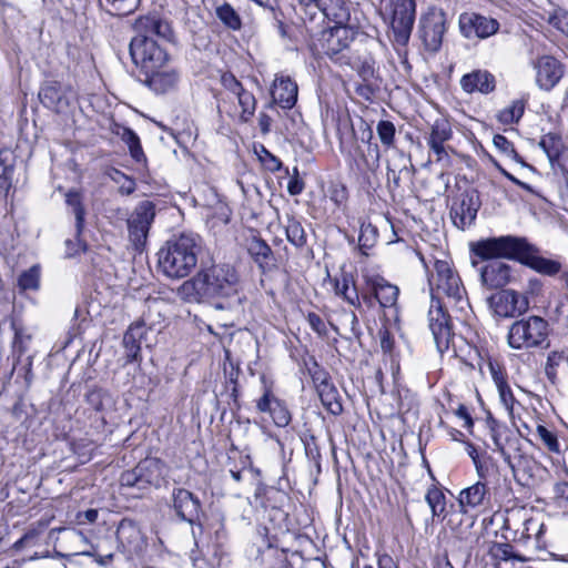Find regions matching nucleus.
<instances>
[{
	"label": "nucleus",
	"mask_w": 568,
	"mask_h": 568,
	"mask_svg": "<svg viewBox=\"0 0 568 568\" xmlns=\"http://www.w3.org/2000/svg\"><path fill=\"white\" fill-rule=\"evenodd\" d=\"M171 507L180 521L202 529L201 519L204 517V510L200 498L195 494L182 487L173 488Z\"/></svg>",
	"instance_id": "obj_15"
},
{
	"label": "nucleus",
	"mask_w": 568,
	"mask_h": 568,
	"mask_svg": "<svg viewBox=\"0 0 568 568\" xmlns=\"http://www.w3.org/2000/svg\"><path fill=\"white\" fill-rule=\"evenodd\" d=\"M307 322L310 326L318 334L325 333L326 326L321 318V316L316 313H308L307 315Z\"/></svg>",
	"instance_id": "obj_63"
},
{
	"label": "nucleus",
	"mask_w": 568,
	"mask_h": 568,
	"mask_svg": "<svg viewBox=\"0 0 568 568\" xmlns=\"http://www.w3.org/2000/svg\"><path fill=\"white\" fill-rule=\"evenodd\" d=\"M470 250L479 258L506 257L517 261L541 275L560 274L561 280L568 286V270L562 267L560 261L541 255L540 248L528 242L526 237L514 235L488 237L473 243Z\"/></svg>",
	"instance_id": "obj_3"
},
{
	"label": "nucleus",
	"mask_w": 568,
	"mask_h": 568,
	"mask_svg": "<svg viewBox=\"0 0 568 568\" xmlns=\"http://www.w3.org/2000/svg\"><path fill=\"white\" fill-rule=\"evenodd\" d=\"M328 3L331 6L329 10L333 11V10H337L339 11V16L343 13V11H341V8L338 6H341V0H298V12L301 11H308L311 12V10L313 9H316V8H321V6H324Z\"/></svg>",
	"instance_id": "obj_55"
},
{
	"label": "nucleus",
	"mask_w": 568,
	"mask_h": 568,
	"mask_svg": "<svg viewBox=\"0 0 568 568\" xmlns=\"http://www.w3.org/2000/svg\"><path fill=\"white\" fill-rule=\"evenodd\" d=\"M118 548L129 560L144 561L148 541L138 524L123 518L116 529Z\"/></svg>",
	"instance_id": "obj_12"
},
{
	"label": "nucleus",
	"mask_w": 568,
	"mask_h": 568,
	"mask_svg": "<svg viewBox=\"0 0 568 568\" xmlns=\"http://www.w3.org/2000/svg\"><path fill=\"white\" fill-rule=\"evenodd\" d=\"M304 448L307 458L313 460L317 466H320L321 450L317 445L316 437L314 435H311L310 437L304 439Z\"/></svg>",
	"instance_id": "obj_58"
},
{
	"label": "nucleus",
	"mask_w": 568,
	"mask_h": 568,
	"mask_svg": "<svg viewBox=\"0 0 568 568\" xmlns=\"http://www.w3.org/2000/svg\"><path fill=\"white\" fill-rule=\"evenodd\" d=\"M358 128V139L367 144V156L371 158L372 163L367 159H365L366 164L369 169L378 166L379 158H381V151L377 143H373L372 140L374 138L373 130L371 125L363 119H359L357 123Z\"/></svg>",
	"instance_id": "obj_32"
},
{
	"label": "nucleus",
	"mask_w": 568,
	"mask_h": 568,
	"mask_svg": "<svg viewBox=\"0 0 568 568\" xmlns=\"http://www.w3.org/2000/svg\"><path fill=\"white\" fill-rule=\"evenodd\" d=\"M247 253L262 274H268L278 268L275 253L263 239L258 236L250 239L247 241Z\"/></svg>",
	"instance_id": "obj_23"
},
{
	"label": "nucleus",
	"mask_w": 568,
	"mask_h": 568,
	"mask_svg": "<svg viewBox=\"0 0 568 568\" xmlns=\"http://www.w3.org/2000/svg\"><path fill=\"white\" fill-rule=\"evenodd\" d=\"M389 7L394 41L399 45H406L416 18V2L415 0H390Z\"/></svg>",
	"instance_id": "obj_13"
},
{
	"label": "nucleus",
	"mask_w": 568,
	"mask_h": 568,
	"mask_svg": "<svg viewBox=\"0 0 568 568\" xmlns=\"http://www.w3.org/2000/svg\"><path fill=\"white\" fill-rule=\"evenodd\" d=\"M377 568H399L397 561L388 554H377Z\"/></svg>",
	"instance_id": "obj_64"
},
{
	"label": "nucleus",
	"mask_w": 568,
	"mask_h": 568,
	"mask_svg": "<svg viewBox=\"0 0 568 568\" xmlns=\"http://www.w3.org/2000/svg\"><path fill=\"white\" fill-rule=\"evenodd\" d=\"M202 248L199 235L182 233L159 250L158 267L169 278H184L197 265Z\"/></svg>",
	"instance_id": "obj_4"
},
{
	"label": "nucleus",
	"mask_w": 568,
	"mask_h": 568,
	"mask_svg": "<svg viewBox=\"0 0 568 568\" xmlns=\"http://www.w3.org/2000/svg\"><path fill=\"white\" fill-rule=\"evenodd\" d=\"M459 29L465 38L474 37L485 39L495 34L499 29L496 19L477 13H463L459 17Z\"/></svg>",
	"instance_id": "obj_20"
},
{
	"label": "nucleus",
	"mask_w": 568,
	"mask_h": 568,
	"mask_svg": "<svg viewBox=\"0 0 568 568\" xmlns=\"http://www.w3.org/2000/svg\"><path fill=\"white\" fill-rule=\"evenodd\" d=\"M493 143L499 152L515 160L516 162L526 165L523 158L515 150L514 144L506 136L501 134H496L494 135Z\"/></svg>",
	"instance_id": "obj_51"
},
{
	"label": "nucleus",
	"mask_w": 568,
	"mask_h": 568,
	"mask_svg": "<svg viewBox=\"0 0 568 568\" xmlns=\"http://www.w3.org/2000/svg\"><path fill=\"white\" fill-rule=\"evenodd\" d=\"M164 463L159 458H145L134 468L121 474L120 483L123 487L136 488L139 491L148 490L151 486L158 487L163 477Z\"/></svg>",
	"instance_id": "obj_11"
},
{
	"label": "nucleus",
	"mask_w": 568,
	"mask_h": 568,
	"mask_svg": "<svg viewBox=\"0 0 568 568\" xmlns=\"http://www.w3.org/2000/svg\"><path fill=\"white\" fill-rule=\"evenodd\" d=\"M377 135L381 140V143L386 148H394L395 144V134L396 128L392 121L381 120L376 126Z\"/></svg>",
	"instance_id": "obj_49"
},
{
	"label": "nucleus",
	"mask_w": 568,
	"mask_h": 568,
	"mask_svg": "<svg viewBox=\"0 0 568 568\" xmlns=\"http://www.w3.org/2000/svg\"><path fill=\"white\" fill-rule=\"evenodd\" d=\"M460 87L467 93L488 94L495 90L496 80L487 70H474L462 77Z\"/></svg>",
	"instance_id": "obj_27"
},
{
	"label": "nucleus",
	"mask_w": 568,
	"mask_h": 568,
	"mask_svg": "<svg viewBox=\"0 0 568 568\" xmlns=\"http://www.w3.org/2000/svg\"><path fill=\"white\" fill-rule=\"evenodd\" d=\"M478 480L485 481L488 485V478L490 475V465L486 460H478L474 464Z\"/></svg>",
	"instance_id": "obj_62"
},
{
	"label": "nucleus",
	"mask_w": 568,
	"mask_h": 568,
	"mask_svg": "<svg viewBox=\"0 0 568 568\" xmlns=\"http://www.w3.org/2000/svg\"><path fill=\"white\" fill-rule=\"evenodd\" d=\"M285 231L287 241L295 247L301 248L306 244V233L304 227L294 216L287 217Z\"/></svg>",
	"instance_id": "obj_39"
},
{
	"label": "nucleus",
	"mask_w": 568,
	"mask_h": 568,
	"mask_svg": "<svg viewBox=\"0 0 568 568\" xmlns=\"http://www.w3.org/2000/svg\"><path fill=\"white\" fill-rule=\"evenodd\" d=\"M349 285H353V273L342 271L339 277L334 278L335 294L344 300Z\"/></svg>",
	"instance_id": "obj_57"
},
{
	"label": "nucleus",
	"mask_w": 568,
	"mask_h": 568,
	"mask_svg": "<svg viewBox=\"0 0 568 568\" xmlns=\"http://www.w3.org/2000/svg\"><path fill=\"white\" fill-rule=\"evenodd\" d=\"M130 54L140 73L152 72L163 68L169 60L166 50L153 38L135 36L130 42Z\"/></svg>",
	"instance_id": "obj_9"
},
{
	"label": "nucleus",
	"mask_w": 568,
	"mask_h": 568,
	"mask_svg": "<svg viewBox=\"0 0 568 568\" xmlns=\"http://www.w3.org/2000/svg\"><path fill=\"white\" fill-rule=\"evenodd\" d=\"M11 328L14 332V337L11 344L13 373L16 367L19 364H22V357H24V355L28 353L30 343L32 341V335L28 333L27 329L21 324H18L16 321L11 322Z\"/></svg>",
	"instance_id": "obj_30"
},
{
	"label": "nucleus",
	"mask_w": 568,
	"mask_h": 568,
	"mask_svg": "<svg viewBox=\"0 0 568 568\" xmlns=\"http://www.w3.org/2000/svg\"><path fill=\"white\" fill-rule=\"evenodd\" d=\"M361 291L356 286L355 276L353 275V285H349L347 292L344 296V301L347 302L351 306L355 307L358 311H362V302H361Z\"/></svg>",
	"instance_id": "obj_60"
},
{
	"label": "nucleus",
	"mask_w": 568,
	"mask_h": 568,
	"mask_svg": "<svg viewBox=\"0 0 568 568\" xmlns=\"http://www.w3.org/2000/svg\"><path fill=\"white\" fill-rule=\"evenodd\" d=\"M134 29L136 36H146L150 38L156 36L159 39L168 42H172L174 39L170 22L156 14L140 17L134 23Z\"/></svg>",
	"instance_id": "obj_25"
},
{
	"label": "nucleus",
	"mask_w": 568,
	"mask_h": 568,
	"mask_svg": "<svg viewBox=\"0 0 568 568\" xmlns=\"http://www.w3.org/2000/svg\"><path fill=\"white\" fill-rule=\"evenodd\" d=\"M503 458L513 471L515 481L523 487H535L542 481V475L547 473L531 455L527 454L520 444L513 443L509 448L503 450Z\"/></svg>",
	"instance_id": "obj_7"
},
{
	"label": "nucleus",
	"mask_w": 568,
	"mask_h": 568,
	"mask_svg": "<svg viewBox=\"0 0 568 568\" xmlns=\"http://www.w3.org/2000/svg\"><path fill=\"white\" fill-rule=\"evenodd\" d=\"M428 322L436 348L443 354L449 348L454 337L453 323L446 310V304L439 298H436L435 295L432 298L428 311Z\"/></svg>",
	"instance_id": "obj_14"
},
{
	"label": "nucleus",
	"mask_w": 568,
	"mask_h": 568,
	"mask_svg": "<svg viewBox=\"0 0 568 568\" xmlns=\"http://www.w3.org/2000/svg\"><path fill=\"white\" fill-rule=\"evenodd\" d=\"M258 413H267L277 427H286L292 419L286 404L278 399L271 387L264 386L262 396L256 400Z\"/></svg>",
	"instance_id": "obj_22"
},
{
	"label": "nucleus",
	"mask_w": 568,
	"mask_h": 568,
	"mask_svg": "<svg viewBox=\"0 0 568 568\" xmlns=\"http://www.w3.org/2000/svg\"><path fill=\"white\" fill-rule=\"evenodd\" d=\"M365 283L382 307H393L397 303L399 288L382 276H365Z\"/></svg>",
	"instance_id": "obj_26"
},
{
	"label": "nucleus",
	"mask_w": 568,
	"mask_h": 568,
	"mask_svg": "<svg viewBox=\"0 0 568 568\" xmlns=\"http://www.w3.org/2000/svg\"><path fill=\"white\" fill-rule=\"evenodd\" d=\"M480 206L481 200L477 189L474 186L458 187L452 199L449 210L453 224L459 230L469 227L475 223Z\"/></svg>",
	"instance_id": "obj_10"
},
{
	"label": "nucleus",
	"mask_w": 568,
	"mask_h": 568,
	"mask_svg": "<svg viewBox=\"0 0 568 568\" xmlns=\"http://www.w3.org/2000/svg\"><path fill=\"white\" fill-rule=\"evenodd\" d=\"M378 239L377 227L372 223L363 222L361 224L359 236H358V246L364 255H368V250L375 246Z\"/></svg>",
	"instance_id": "obj_40"
},
{
	"label": "nucleus",
	"mask_w": 568,
	"mask_h": 568,
	"mask_svg": "<svg viewBox=\"0 0 568 568\" xmlns=\"http://www.w3.org/2000/svg\"><path fill=\"white\" fill-rule=\"evenodd\" d=\"M219 19L230 29H241L242 22L239 13L229 3H224L216 9Z\"/></svg>",
	"instance_id": "obj_48"
},
{
	"label": "nucleus",
	"mask_w": 568,
	"mask_h": 568,
	"mask_svg": "<svg viewBox=\"0 0 568 568\" xmlns=\"http://www.w3.org/2000/svg\"><path fill=\"white\" fill-rule=\"evenodd\" d=\"M122 140L129 148L131 156L136 162L145 161V154L141 146L140 138L138 134L130 128H124L122 132Z\"/></svg>",
	"instance_id": "obj_42"
},
{
	"label": "nucleus",
	"mask_w": 568,
	"mask_h": 568,
	"mask_svg": "<svg viewBox=\"0 0 568 568\" xmlns=\"http://www.w3.org/2000/svg\"><path fill=\"white\" fill-rule=\"evenodd\" d=\"M221 82L222 85L233 95L244 89L242 83L232 73H224L221 78Z\"/></svg>",
	"instance_id": "obj_61"
},
{
	"label": "nucleus",
	"mask_w": 568,
	"mask_h": 568,
	"mask_svg": "<svg viewBox=\"0 0 568 568\" xmlns=\"http://www.w3.org/2000/svg\"><path fill=\"white\" fill-rule=\"evenodd\" d=\"M525 111V101L515 100L510 105L499 111L497 119L503 124L518 123Z\"/></svg>",
	"instance_id": "obj_41"
},
{
	"label": "nucleus",
	"mask_w": 568,
	"mask_h": 568,
	"mask_svg": "<svg viewBox=\"0 0 568 568\" xmlns=\"http://www.w3.org/2000/svg\"><path fill=\"white\" fill-rule=\"evenodd\" d=\"M6 155L7 153L0 151V194L3 197L8 196L10 189L12 187V176L14 168L12 164H6Z\"/></svg>",
	"instance_id": "obj_47"
},
{
	"label": "nucleus",
	"mask_w": 568,
	"mask_h": 568,
	"mask_svg": "<svg viewBox=\"0 0 568 568\" xmlns=\"http://www.w3.org/2000/svg\"><path fill=\"white\" fill-rule=\"evenodd\" d=\"M434 271L435 273L429 278L432 297L435 295L440 300V295H445L448 303L460 311L469 306L462 280L450 264L447 261L436 260Z\"/></svg>",
	"instance_id": "obj_5"
},
{
	"label": "nucleus",
	"mask_w": 568,
	"mask_h": 568,
	"mask_svg": "<svg viewBox=\"0 0 568 568\" xmlns=\"http://www.w3.org/2000/svg\"><path fill=\"white\" fill-rule=\"evenodd\" d=\"M308 375L311 376L316 390L325 384H332L328 372H326L314 357H310V362H305Z\"/></svg>",
	"instance_id": "obj_43"
},
{
	"label": "nucleus",
	"mask_w": 568,
	"mask_h": 568,
	"mask_svg": "<svg viewBox=\"0 0 568 568\" xmlns=\"http://www.w3.org/2000/svg\"><path fill=\"white\" fill-rule=\"evenodd\" d=\"M140 81L156 94H165L176 89L180 74L173 69L156 68L152 72L141 73Z\"/></svg>",
	"instance_id": "obj_24"
},
{
	"label": "nucleus",
	"mask_w": 568,
	"mask_h": 568,
	"mask_svg": "<svg viewBox=\"0 0 568 568\" xmlns=\"http://www.w3.org/2000/svg\"><path fill=\"white\" fill-rule=\"evenodd\" d=\"M549 23L568 34V11L557 9L549 17Z\"/></svg>",
	"instance_id": "obj_59"
},
{
	"label": "nucleus",
	"mask_w": 568,
	"mask_h": 568,
	"mask_svg": "<svg viewBox=\"0 0 568 568\" xmlns=\"http://www.w3.org/2000/svg\"><path fill=\"white\" fill-rule=\"evenodd\" d=\"M536 432L549 452L557 454L560 453V445L555 433L544 425H538Z\"/></svg>",
	"instance_id": "obj_54"
},
{
	"label": "nucleus",
	"mask_w": 568,
	"mask_h": 568,
	"mask_svg": "<svg viewBox=\"0 0 568 568\" xmlns=\"http://www.w3.org/2000/svg\"><path fill=\"white\" fill-rule=\"evenodd\" d=\"M425 499L430 507L434 517L439 516L445 511L446 497L436 486L428 488Z\"/></svg>",
	"instance_id": "obj_46"
},
{
	"label": "nucleus",
	"mask_w": 568,
	"mask_h": 568,
	"mask_svg": "<svg viewBox=\"0 0 568 568\" xmlns=\"http://www.w3.org/2000/svg\"><path fill=\"white\" fill-rule=\"evenodd\" d=\"M539 146L545 151L549 159L558 158L560 154L561 139L556 133L545 134L539 141Z\"/></svg>",
	"instance_id": "obj_52"
},
{
	"label": "nucleus",
	"mask_w": 568,
	"mask_h": 568,
	"mask_svg": "<svg viewBox=\"0 0 568 568\" xmlns=\"http://www.w3.org/2000/svg\"><path fill=\"white\" fill-rule=\"evenodd\" d=\"M235 97L237 98L239 104L242 108V112L240 115L241 121L247 122L254 115L256 109L255 97L253 95V93L245 89L237 92Z\"/></svg>",
	"instance_id": "obj_45"
},
{
	"label": "nucleus",
	"mask_w": 568,
	"mask_h": 568,
	"mask_svg": "<svg viewBox=\"0 0 568 568\" xmlns=\"http://www.w3.org/2000/svg\"><path fill=\"white\" fill-rule=\"evenodd\" d=\"M100 7L116 17L129 16L135 11L140 0H98Z\"/></svg>",
	"instance_id": "obj_34"
},
{
	"label": "nucleus",
	"mask_w": 568,
	"mask_h": 568,
	"mask_svg": "<svg viewBox=\"0 0 568 568\" xmlns=\"http://www.w3.org/2000/svg\"><path fill=\"white\" fill-rule=\"evenodd\" d=\"M65 203L71 209L75 217V231L78 235H81L84 229V216L85 209L82 203L81 194L78 191L70 190L65 194Z\"/></svg>",
	"instance_id": "obj_35"
},
{
	"label": "nucleus",
	"mask_w": 568,
	"mask_h": 568,
	"mask_svg": "<svg viewBox=\"0 0 568 568\" xmlns=\"http://www.w3.org/2000/svg\"><path fill=\"white\" fill-rule=\"evenodd\" d=\"M273 101L283 109H291L297 101V85L290 79H281L274 83Z\"/></svg>",
	"instance_id": "obj_31"
},
{
	"label": "nucleus",
	"mask_w": 568,
	"mask_h": 568,
	"mask_svg": "<svg viewBox=\"0 0 568 568\" xmlns=\"http://www.w3.org/2000/svg\"><path fill=\"white\" fill-rule=\"evenodd\" d=\"M489 554L497 561H527V558L520 554L515 552L514 547L508 542H495L490 547Z\"/></svg>",
	"instance_id": "obj_38"
},
{
	"label": "nucleus",
	"mask_w": 568,
	"mask_h": 568,
	"mask_svg": "<svg viewBox=\"0 0 568 568\" xmlns=\"http://www.w3.org/2000/svg\"><path fill=\"white\" fill-rule=\"evenodd\" d=\"M548 333V322L540 316L530 315L509 326L507 343L513 349L540 347L547 341Z\"/></svg>",
	"instance_id": "obj_6"
},
{
	"label": "nucleus",
	"mask_w": 568,
	"mask_h": 568,
	"mask_svg": "<svg viewBox=\"0 0 568 568\" xmlns=\"http://www.w3.org/2000/svg\"><path fill=\"white\" fill-rule=\"evenodd\" d=\"M38 95L45 108L55 112H62L69 106V100L64 95L63 89L58 81H45Z\"/></svg>",
	"instance_id": "obj_28"
},
{
	"label": "nucleus",
	"mask_w": 568,
	"mask_h": 568,
	"mask_svg": "<svg viewBox=\"0 0 568 568\" xmlns=\"http://www.w3.org/2000/svg\"><path fill=\"white\" fill-rule=\"evenodd\" d=\"M145 334L143 322H136L129 326L123 336V346L125 348V362L134 363L140 361L141 339Z\"/></svg>",
	"instance_id": "obj_29"
},
{
	"label": "nucleus",
	"mask_w": 568,
	"mask_h": 568,
	"mask_svg": "<svg viewBox=\"0 0 568 568\" xmlns=\"http://www.w3.org/2000/svg\"><path fill=\"white\" fill-rule=\"evenodd\" d=\"M452 136L453 131L449 123L444 120H437L432 125L426 142L428 146L445 144V142L449 141Z\"/></svg>",
	"instance_id": "obj_36"
},
{
	"label": "nucleus",
	"mask_w": 568,
	"mask_h": 568,
	"mask_svg": "<svg viewBox=\"0 0 568 568\" xmlns=\"http://www.w3.org/2000/svg\"><path fill=\"white\" fill-rule=\"evenodd\" d=\"M457 500L463 514L487 509L491 507V493L485 481L478 480L462 489Z\"/></svg>",
	"instance_id": "obj_21"
},
{
	"label": "nucleus",
	"mask_w": 568,
	"mask_h": 568,
	"mask_svg": "<svg viewBox=\"0 0 568 568\" xmlns=\"http://www.w3.org/2000/svg\"><path fill=\"white\" fill-rule=\"evenodd\" d=\"M155 217V205L151 201H142L128 220L130 240L136 250L146 242L150 226Z\"/></svg>",
	"instance_id": "obj_16"
},
{
	"label": "nucleus",
	"mask_w": 568,
	"mask_h": 568,
	"mask_svg": "<svg viewBox=\"0 0 568 568\" xmlns=\"http://www.w3.org/2000/svg\"><path fill=\"white\" fill-rule=\"evenodd\" d=\"M317 394L321 398L323 406L334 416H338L343 413V405L337 388L332 384H325Z\"/></svg>",
	"instance_id": "obj_33"
},
{
	"label": "nucleus",
	"mask_w": 568,
	"mask_h": 568,
	"mask_svg": "<svg viewBox=\"0 0 568 568\" xmlns=\"http://www.w3.org/2000/svg\"><path fill=\"white\" fill-rule=\"evenodd\" d=\"M491 375L498 389L501 404L509 413H511L516 399L507 381L505 379L504 375L500 372H497L495 369H491Z\"/></svg>",
	"instance_id": "obj_37"
},
{
	"label": "nucleus",
	"mask_w": 568,
	"mask_h": 568,
	"mask_svg": "<svg viewBox=\"0 0 568 568\" xmlns=\"http://www.w3.org/2000/svg\"><path fill=\"white\" fill-rule=\"evenodd\" d=\"M260 161L270 172H277L282 169V161L272 154L264 145H260V151L256 150Z\"/></svg>",
	"instance_id": "obj_53"
},
{
	"label": "nucleus",
	"mask_w": 568,
	"mask_h": 568,
	"mask_svg": "<svg viewBox=\"0 0 568 568\" xmlns=\"http://www.w3.org/2000/svg\"><path fill=\"white\" fill-rule=\"evenodd\" d=\"M341 11H331L328 3L308 11L298 12L306 32L312 39V47L341 65L351 64L349 48L355 39L363 34L353 22L349 7L341 0Z\"/></svg>",
	"instance_id": "obj_2"
},
{
	"label": "nucleus",
	"mask_w": 568,
	"mask_h": 568,
	"mask_svg": "<svg viewBox=\"0 0 568 568\" xmlns=\"http://www.w3.org/2000/svg\"><path fill=\"white\" fill-rule=\"evenodd\" d=\"M110 400L109 393L99 387H94L85 394L87 404L93 408L95 412H102L104 409V405Z\"/></svg>",
	"instance_id": "obj_50"
},
{
	"label": "nucleus",
	"mask_w": 568,
	"mask_h": 568,
	"mask_svg": "<svg viewBox=\"0 0 568 568\" xmlns=\"http://www.w3.org/2000/svg\"><path fill=\"white\" fill-rule=\"evenodd\" d=\"M18 286L21 291H37L40 286V267L33 265L23 271L18 277Z\"/></svg>",
	"instance_id": "obj_44"
},
{
	"label": "nucleus",
	"mask_w": 568,
	"mask_h": 568,
	"mask_svg": "<svg viewBox=\"0 0 568 568\" xmlns=\"http://www.w3.org/2000/svg\"><path fill=\"white\" fill-rule=\"evenodd\" d=\"M191 304H207L217 311H240L245 296L237 270L230 263L202 261L199 271L176 290Z\"/></svg>",
	"instance_id": "obj_1"
},
{
	"label": "nucleus",
	"mask_w": 568,
	"mask_h": 568,
	"mask_svg": "<svg viewBox=\"0 0 568 568\" xmlns=\"http://www.w3.org/2000/svg\"><path fill=\"white\" fill-rule=\"evenodd\" d=\"M33 355H27L22 357V364H19L14 371L18 372L19 376H22L26 386L29 388L33 382L34 375L32 372Z\"/></svg>",
	"instance_id": "obj_56"
},
{
	"label": "nucleus",
	"mask_w": 568,
	"mask_h": 568,
	"mask_svg": "<svg viewBox=\"0 0 568 568\" xmlns=\"http://www.w3.org/2000/svg\"><path fill=\"white\" fill-rule=\"evenodd\" d=\"M503 257L481 258L486 263L478 268L481 285L488 290L505 287L513 280V268L500 261Z\"/></svg>",
	"instance_id": "obj_18"
},
{
	"label": "nucleus",
	"mask_w": 568,
	"mask_h": 568,
	"mask_svg": "<svg viewBox=\"0 0 568 568\" xmlns=\"http://www.w3.org/2000/svg\"><path fill=\"white\" fill-rule=\"evenodd\" d=\"M536 84L540 90L550 91L561 80L565 73L564 64L551 55L539 57L534 62Z\"/></svg>",
	"instance_id": "obj_19"
},
{
	"label": "nucleus",
	"mask_w": 568,
	"mask_h": 568,
	"mask_svg": "<svg viewBox=\"0 0 568 568\" xmlns=\"http://www.w3.org/2000/svg\"><path fill=\"white\" fill-rule=\"evenodd\" d=\"M447 29L448 18L444 9L429 6L419 16L416 34L426 51L436 53L442 48Z\"/></svg>",
	"instance_id": "obj_8"
},
{
	"label": "nucleus",
	"mask_w": 568,
	"mask_h": 568,
	"mask_svg": "<svg viewBox=\"0 0 568 568\" xmlns=\"http://www.w3.org/2000/svg\"><path fill=\"white\" fill-rule=\"evenodd\" d=\"M489 307L500 317H515L524 314L529 308L526 295L514 290H500L487 298Z\"/></svg>",
	"instance_id": "obj_17"
}]
</instances>
